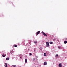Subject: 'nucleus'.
Returning <instances> with one entry per match:
<instances>
[{"label": "nucleus", "mask_w": 67, "mask_h": 67, "mask_svg": "<svg viewBox=\"0 0 67 67\" xmlns=\"http://www.w3.org/2000/svg\"><path fill=\"white\" fill-rule=\"evenodd\" d=\"M9 59L10 58H6V60H9Z\"/></svg>", "instance_id": "nucleus-7"}, {"label": "nucleus", "mask_w": 67, "mask_h": 67, "mask_svg": "<svg viewBox=\"0 0 67 67\" xmlns=\"http://www.w3.org/2000/svg\"><path fill=\"white\" fill-rule=\"evenodd\" d=\"M42 34H43V35H44V36H47V35L45 33L43 32V31H42Z\"/></svg>", "instance_id": "nucleus-2"}, {"label": "nucleus", "mask_w": 67, "mask_h": 67, "mask_svg": "<svg viewBox=\"0 0 67 67\" xmlns=\"http://www.w3.org/2000/svg\"><path fill=\"white\" fill-rule=\"evenodd\" d=\"M35 59L34 58L33 59V60H35Z\"/></svg>", "instance_id": "nucleus-18"}, {"label": "nucleus", "mask_w": 67, "mask_h": 67, "mask_svg": "<svg viewBox=\"0 0 67 67\" xmlns=\"http://www.w3.org/2000/svg\"><path fill=\"white\" fill-rule=\"evenodd\" d=\"M21 58H22V57H21Z\"/></svg>", "instance_id": "nucleus-22"}, {"label": "nucleus", "mask_w": 67, "mask_h": 67, "mask_svg": "<svg viewBox=\"0 0 67 67\" xmlns=\"http://www.w3.org/2000/svg\"><path fill=\"white\" fill-rule=\"evenodd\" d=\"M13 67H16V65H13Z\"/></svg>", "instance_id": "nucleus-14"}, {"label": "nucleus", "mask_w": 67, "mask_h": 67, "mask_svg": "<svg viewBox=\"0 0 67 67\" xmlns=\"http://www.w3.org/2000/svg\"><path fill=\"white\" fill-rule=\"evenodd\" d=\"M2 56L3 57H5V55H4V54H3V55H2Z\"/></svg>", "instance_id": "nucleus-13"}, {"label": "nucleus", "mask_w": 67, "mask_h": 67, "mask_svg": "<svg viewBox=\"0 0 67 67\" xmlns=\"http://www.w3.org/2000/svg\"><path fill=\"white\" fill-rule=\"evenodd\" d=\"M37 43V41H34V43L35 44H36V43Z\"/></svg>", "instance_id": "nucleus-9"}, {"label": "nucleus", "mask_w": 67, "mask_h": 67, "mask_svg": "<svg viewBox=\"0 0 67 67\" xmlns=\"http://www.w3.org/2000/svg\"><path fill=\"white\" fill-rule=\"evenodd\" d=\"M14 46L15 47H18V46L16 45H15Z\"/></svg>", "instance_id": "nucleus-12"}, {"label": "nucleus", "mask_w": 67, "mask_h": 67, "mask_svg": "<svg viewBox=\"0 0 67 67\" xmlns=\"http://www.w3.org/2000/svg\"><path fill=\"white\" fill-rule=\"evenodd\" d=\"M5 65H7V63H5Z\"/></svg>", "instance_id": "nucleus-19"}, {"label": "nucleus", "mask_w": 67, "mask_h": 67, "mask_svg": "<svg viewBox=\"0 0 67 67\" xmlns=\"http://www.w3.org/2000/svg\"><path fill=\"white\" fill-rule=\"evenodd\" d=\"M34 52H35V50H34Z\"/></svg>", "instance_id": "nucleus-20"}, {"label": "nucleus", "mask_w": 67, "mask_h": 67, "mask_svg": "<svg viewBox=\"0 0 67 67\" xmlns=\"http://www.w3.org/2000/svg\"><path fill=\"white\" fill-rule=\"evenodd\" d=\"M56 57H58V54H57L56 55Z\"/></svg>", "instance_id": "nucleus-15"}, {"label": "nucleus", "mask_w": 67, "mask_h": 67, "mask_svg": "<svg viewBox=\"0 0 67 67\" xmlns=\"http://www.w3.org/2000/svg\"><path fill=\"white\" fill-rule=\"evenodd\" d=\"M44 56H46V53H45L44 54Z\"/></svg>", "instance_id": "nucleus-10"}, {"label": "nucleus", "mask_w": 67, "mask_h": 67, "mask_svg": "<svg viewBox=\"0 0 67 67\" xmlns=\"http://www.w3.org/2000/svg\"><path fill=\"white\" fill-rule=\"evenodd\" d=\"M25 63H27V59H25Z\"/></svg>", "instance_id": "nucleus-6"}, {"label": "nucleus", "mask_w": 67, "mask_h": 67, "mask_svg": "<svg viewBox=\"0 0 67 67\" xmlns=\"http://www.w3.org/2000/svg\"><path fill=\"white\" fill-rule=\"evenodd\" d=\"M49 43L48 42H46V47H49Z\"/></svg>", "instance_id": "nucleus-1"}, {"label": "nucleus", "mask_w": 67, "mask_h": 67, "mask_svg": "<svg viewBox=\"0 0 67 67\" xmlns=\"http://www.w3.org/2000/svg\"><path fill=\"white\" fill-rule=\"evenodd\" d=\"M47 65V62H44V65L45 66V65Z\"/></svg>", "instance_id": "nucleus-5"}, {"label": "nucleus", "mask_w": 67, "mask_h": 67, "mask_svg": "<svg viewBox=\"0 0 67 67\" xmlns=\"http://www.w3.org/2000/svg\"><path fill=\"white\" fill-rule=\"evenodd\" d=\"M50 44H53V42H49Z\"/></svg>", "instance_id": "nucleus-11"}, {"label": "nucleus", "mask_w": 67, "mask_h": 67, "mask_svg": "<svg viewBox=\"0 0 67 67\" xmlns=\"http://www.w3.org/2000/svg\"><path fill=\"white\" fill-rule=\"evenodd\" d=\"M64 44H66V43H67V41H64Z\"/></svg>", "instance_id": "nucleus-8"}, {"label": "nucleus", "mask_w": 67, "mask_h": 67, "mask_svg": "<svg viewBox=\"0 0 67 67\" xmlns=\"http://www.w3.org/2000/svg\"><path fill=\"white\" fill-rule=\"evenodd\" d=\"M59 67H62V64L61 63L59 65Z\"/></svg>", "instance_id": "nucleus-4"}, {"label": "nucleus", "mask_w": 67, "mask_h": 67, "mask_svg": "<svg viewBox=\"0 0 67 67\" xmlns=\"http://www.w3.org/2000/svg\"><path fill=\"white\" fill-rule=\"evenodd\" d=\"M58 48H59V49H60V46L58 47Z\"/></svg>", "instance_id": "nucleus-16"}, {"label": "nucleus", "mask_w": 67, "mask_h": 67, "mask_svg": "<svg viewBox=\"0 0 67 67\" xmlns=\"http://www.w3.org/2000/svg\"><path fill=\"white\" fill-rule=\"evenodd\" d=\"M40 32V31H38L37 32V35H36H36L39 34V33Z\"/></svg>", "instance_id": "nucleus-3"}, {"label": "nucleus", "mask_w": 67, "mask_h": 67, "mask_svg": "<svg viewBox=\"0 0 67 67\" xmlns=\"http://www.w3.org/2000/svg\"><path fill=\"white\" fill-rule=\"evenodd\" d=\"M30 55H32V53H30Z\"/></svg>", "instance_id": "nucleus-17"}, {"label": "nucleus", "mask_w": 67, "mask_h": 67, "mask_svg": "<svg viewBox=\"0 0 67 67\" xmlns=\"http://www.w3.org/2000/svg\"><path fill=\"white\" fill-rule=\"evenodd\" d=\"M20 58H21V57H20Z\"/></svg>", "instance_id": "nucleus-21"}]
</instances>
